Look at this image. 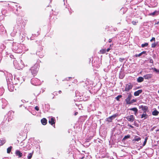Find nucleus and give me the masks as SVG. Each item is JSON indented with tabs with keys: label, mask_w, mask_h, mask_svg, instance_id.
I'll list each match as a JSON object with an SVG mask.
<instances>
[{
	"label": "nucleus",
	"mask_w": 159,
	"mask_h": 159,
	"mask_svg": "<svg viewBox=\"0 0 159 159\" xmlns=\"http://www.w3.org/2000/svg\"><path fill=\"white\" fill-rule=\"evenodd\" d=\"M38 66L37 65L35 64L30 69L32 74L34 76L36 75L39 69Z\"/></svg>",
	"instance_id": "nucleus-1"
},
{
	"label": "nucleus",
	"mask_w": 159,
	"mask_h": 159,
	"mask_svg": "<svg viewBox=\"0 0 159 159\" xmlns=\"http://www.w3.org/2000/svg\"><path fill=\"white\" fill-rule=\"evenodd\" d=\"M133 86V85L130 83H128L126 85L125 89V91L128 92L132 89Z\"/></svg>",
	"instance_id": "nucleus-2"
},
{
	"label": "nucleus",
	"mask_w": 159,
	"mask_h": 159,
	"mask_svg": "<svg viewBox=\"0 0 159 159\" xmlns=\"http://www.w3.org/2000/svg\"><path fill=\"white\" fill-rule=\"evenodd\" d=\"M118 116V114H115L111 116H109L107 118V121L109 122H111L112 120L115 119L116 117Z\"/></svg>",
	"instance_id": "nucleus-3"
},
{
	"label": "nucleus",
	"mask_w": 159,
	"mask_h": 159,
	"mask_svg": "<svg viewBox=\"0 0 159 159\" xmlns=\"http://www.w3.org/2000/svg\"><path fill=\"white\" fill-rule=\"evenodd\" d=\"M55 118L54 117H51L50 120L48 121L49 123L50 124L52 125L55 128Z\"/></svg>",
	"instance_id": "nucleus-4"
},
{
	"label": "nucleus",
	"mask_w": 159,
	"mask_h": 159,
	"mask_svg": "<svg viewBox=\"0 0 159 159\" xmlns=\"http://www.w3.org/2000/svg\"><path fill=\"white\" fill-rule=\"evenodd\" d=\"M126 119L129 121L133 122L134 120V117L133 115H131L127 116Z\"/></svg>",
	"instance_id": "nucleus-5"
},
{
	"label": "nucleus",
	"mask_w": 159,
	"mask_h": 159,
	"mask_svg": "<svg viewBox=\"0 0 159 159\" xmlns=\"http://www.w3.org/2000/svg\"><path fill=\"white\" fill-rule=\"evenodd\" d=\"M131 95L130 94H129L128 95V97L126 99L125 101L127 104H130V99H131Z\"/></svg>",
	"instance_id": "nucleus-6"
},
{
	"label": "nucleus",
	"mask_w": 159,
	"mask_h": 159,
	"mask_svg": "<svg viewBox=\"0 0 159 159\" xmlns=\"http://www.w3.org/2000/svg\"><path fill=\"white\" fill-rule=\"evenodd\" d=\"M152 74H147L143 76V77L145 79L148 80L152 78Z\"/></svg>",
	"instance_id": "nucleus-7"
},
{
	"label": "nucleus",
	"mask_w": 159,
	"mask_h": 159,
	"mask_svg": "<svg viewBox=\"0 0 159 159\" xmlns=\"http://www.w3.org/2000/svg\"><path fill=\"white\" fill-rule=\"evenodd\" d=\"M139 108L142 109V110L143 111H146L148 109V107L147 106H144L143 105H141L139 107Z\"/></svg>",
	"instance_id": "nucleus-8"
},
{
	"label": "nucleus",
	"mask_w": 159,
	"mask_h": 159,
	"mask_svg": "<svg viewBox=\"0 0 159 159\" xmlns=\"http://www.w3.org/2000/svg\"><path fill=\"white\" fill-rule=\"evenodd\" d=\"M15 154L16 156H18L19 157H22L23 155L22 153L18 150H17L16 151Z\"/></svg>",
	"instance_id": "nucleus-9"
},
{
	"label": "nucleus",
	"mask_w": 159,
	"mask_h": 159,
	"mask_svg": "<svg viewBox=\"0 0 159 159\" xmlns=\"http://www.w3.org/2000/svg\"><path fill=\"white\" fill-rule=\"evenodd\" d=\"M41 121L42 124L43 125H46L47 123V120L45 118H43L41 120Z\"/></svg>",
	"instance_id": "nucleus-10"
},
{
	"label": "nucleus",
	"mask_w": 159,
	"mask_h": 159,
	"mask_svg": "<svg viewBox=\"0 0 159 159\" xmlns=\"http://www.w3.org/2000/svg\"><path fill=\"white\" fill-rule=\"evenodd\" d=\"M142 89L136 91H135L134 92V95L135 96H139L140 94L142 93Z\"/></svg>",
	"instance_id": "nucleus-11"
},
{
	"label": "nucleus",
	"mask_w": 159,
	"mask_h": 159,
	"mask_svg": "<svg viewBox=\"0 0 159 159\" xmlns=\"http://www.w3.org/2000/svg\"><path fill=\"white\" fill-rule=\"evenodd\" d=\"M141 139V138L137 136H135L134 138V139L133 140V141H139V140H140Z\"/></svg>",
	"instance_id": "nucleus-12"
},
{
	"label": "nucleus",
	"mask_w": 159,
	"mask_h": 159,
	"mask_svg": "<svg viewBox=\"0 0 159 159\" xmlns=\"http://www.w3.org/2000/svg\"><path fill=\"white\" fill-rule=\"evenodd\" d=\"M34 154V151H33L29 153L27 156V159H31L32 157V156Z\"/></svg>",
	"instance_id": "nucleus-13"
},
{
	"label": "nucleus",
	"mask_w": 159,
	"mask_h": 159,
	"mask_svg": "<svg viewBox=\"0 0 159 159\" xmlns=\"http://www.w3.org/2000/svg\"><path fill=\"white\" fill-rule=\"evenodd\" d=\"M148 115L146 114L145 111H143V113L142 115L141 118H143V117H144V119L147 118V117L148 116Z\"/></svg>",
	"instance_id": "nucleus-14"
},
{
	"label": "nucleus",
	"mask_w": 159,
	"mask_h": 159,
	"mask_svg": "<svg viewBox=\"0 0 159 159\" xmlns=\"http://www.w3.org/2000/svg\"><path fill=\"white\" fill-rule=\"evenodd\" d=\"M144 77H139L137 80V81L138 82H141L143 81Z\"/></svg>",
	"instance_id": "nucleus-15"
},
{
	"label": "nucleus",
	"mask_w": 159,
	"mask_h": 159,
	"mask_svg": "<svg viewBox=\"0 0 159 159\" xmlns=\"http://www.w3.org/2000/svg\"><path fill=\"white\" fill-rule=\"evenodd\" d=\"M159 112L156 110H155L152 112V115L153 116H157L158 115Z\"/></svg>",
	"instance_id": "nucleus-16"
},
{
	"label": "nucleus",
	"mask_w": 159,
	"mask_h": 159,
	"mask_svg": "<svg viewBox=\"0 0 159 159\" xmlns=\"http://www.w3.org/2000/svg\"><path fill=\"white\" fill-rule=\"evenodd\" d=\"M106 49L105 48L102 49L100 51V52L101 54H104L106 53Z\"/></svg>",
	"instance_id": "nucleus-17"
},
{
	"label": "nucleus",
	"mask_w": 159,
	"mask_h": 159,
	"mask_svg": "<svg viewBox=\"0 0 159 159\" xmlns=\"http://www.w3.org/2000/svg\"><path fill=\"white\" fill-rule=\"evenodd\" d=\"M130 135H127L125 136L123 139L122 141L125 140L126 139L129 138H130Z\"/></svg>",
	"instance_id": "nucleus-18"
},
{
	"label": "nucleus",
	"mask_w": 159,
	"mask_h": 159,
	"mask_svg": "<svg viewBox=\"0 0 159 159\" xmlns=\"http://www.w3.org/2000/svg\"><path fill=\"white\" fill-rule=\"evenodd\" d=\"M12 149V147L10 146L7 149V152L8 153H10L11 152Z\"/></svg>",
	"instance_id": "nucleus-19"
},
{
	"label": "nucleus",
	"mask_w": 159,
	"mask_h": 159,
	"mask_svg": "<svg viewBox=\"0 0 159 159\" xmlns=\"http://www.w3.org/2000/svg\"><path fill=\"white\" fill-rule=\"evenodd\" d=\"M129 110H131V111H134V112H138V111L136 107H134V108H130L129 109Z\"/></svg>",
	"instance_id": "nucleus-20"
},
{
	"label": "nucleus",
	"mask_w": 159,
	"mask_h": 159,
	"mask_svg": "<svg viewBox=\"0 0 159 159\" xmlns=\"http://www.w3.org/2000/svg\"><path fill=\"white\" fill-rule=\"evenodd\" d=\"M148 45V43H145L144 44H142V45H141V47L142 48H144L145 47H147V46Z\"/></svg>",
	"instance_id": "nucleus-21"
},
{
	"label": "nucleus",
	"mask_w": 159,
	"mask_h": 159,
	"mask_svg": "<svg viewBox=\"0 0 159 159\" xmlns=\"http://www.w3.org/2000/svg\"><path fill=\"white\" fill-rule=\"evenodd\" d=\"M147 139H148V138L147 137L145 138V139L143 143V146H144L146 145L147 142Z\"/></svg>",
	"instance_id": "nucleus-22"
},
{
	"label": "nucleus",
	"mask_w": 159,
	"mask_h": 159,
	"mask_svg": "<svg viewBox=\"0 0 159 159\" xmlns=\"http://www.w3.org/2000/svg\"><path fill=\"white\" fill-rule=\"evenodd\" d=\"M122 97V95H119L116 98V99L117 101H119V99Z\"/></svg>",
	"instance_id": "nucleus-23"
},
{
	"label": "nucleus",
	"mask_w": 159,
	"mask_h": 159,
	"mask_svg": "<svg viewBox=\"0 0 159 159\" xmlns=\"http://www.w3.org/2000/svg\"><path fill=\"white\" fill-rule=\"evenodd\" d=\"M157 44L156 43H152L151 45V47L152 48H155L157 45Z\"/></svg>",
	"instance_id": "nucleus-24"
},
{
	"label": "nucleus",
	"mask_w": 159,
	"mask_h": 159,
	"mask_svg": "<svg viewBox=\"0 0 159 159\" xmlns=\"http://www.w3.org/2000/svg\"><path fill=\"white\" fill-rule=\"evenodd\" d=\"M136 101V100L135 99H133L130 102V104H132L134 102H135Z\"/></svg>",
	"instance_id": "nucleus-25"
},
{
	"label": "nucleus",
	"mask_w": 159,
	"mask_h": 159,
	"mask_svg": "<svg viewBox=\"0 0 159 159\" xmlns=\"http://www.w3.org/2000/svg\"><path fill=\"white\" fill-rule=\"evenodd\" d=\"M138 22V21L136 22L134 21H133L132 22V23L134 25H136L137 24V23Z\"/></svg>",
	"instance_id": "nucleus-26"
},
{
	"label": "nucleus",
	"mask_w": 159,
	"mask_h": 159,
	"mask_svg": "<svg viewBox=\"0 0 159 159\" xmlns=\"http://www.w3.org/2000/svg\"><path fill=\"white\" fill-rule=\"evenodd\" d=\"M125 60V59L122 58H120L119 59V61L121 62H122Z\"/></svg>",
	"instance_id": "nucleus-27"
},
{
	"label": "nucleus",
	"mask_w": 159,
	"mask_h": 159,
	"mask_svg": "<svg viewBox=\"0 0 159 159\" xmlns=\"http://www.w3.org/2000/svg\"><path fill=\"white\" fill-rule=\"evenodd\" d=\"M157 12V11H154V12H153V13H151V14H150V15H152V16H154V15H155V13H156V12Z\"/></svg>",
	"instance_id": "nucleus-28"
},
{
	"label": "nucleus",
	"mask_w": 159,
	"mask_h": 159,
	"mask_svg": "<svg viewBox=\"0 0 159 159\" xmlns=\"http://www.w3.org/2000/svg\"><path fill=\"white\" fill-rule=\"evenodd\" d=\"M35 110H36V111H38L39 110V107L37 106H36L35 107Z\"/></svg>",
	"instance_id": "nucleus-29"
},
{
	"label": "nucleus",
	"mask_w": 159,
	"mask_h": 159,
	"mask_svg": "<svg viewBox=\"0 0 159 159\" xmlns=\"http://www.w3.org/2000/svg\"><path fill=\"white\" fill-rule=\"evenodd\" d=\"M153 41H155V39L154 37H152V39L150 40L151 42H152Z\"/></svg>",
	"instance_id": "nucleus-30"
},
{
	"label": "nucleus",
	"mask_w": 159,
	"mask_h": 159,
	"mask_svg": "<svg viewBox=\"0 0 159 159\" xmlns=\"http://www.w3.org/2000/svg\"><path fill=\"white\" fill-rule=\"evenodd\" d=\"M149 62L150 63H153V60L152 59H150V58L149 59Z\"/></svg>",
	"instance_id": "nucleus-31"
},
{
	"label": "nucleus",
	"mask_w": 159,
	"mask_h": 159,
	"mask_svg": "<svg viewBox=\"0 0 159 159\" xmlns=\"http://www.w3.org/2000/svg\"><path fill=\"white\" fill-rule=\"evenodd\" d=\"M142 55L141 54V53H139V54H136L135 55V56L136 57H140V56H141Z\"/></svg>",
	"instance_id": "nucleus-32"
},
{
	"label": "nucleus",
	"mask_w": 159,
	"mask_h": 159,
	"mask_svg": "<svg viewBox=\"0 0 159 159\" xmlns=\"http://www.w3.org/2000/svg\"><path fill=\"white\" fill-rule=\"evenodd\" d=\"M146 51H143V52H142L140 53L141 55H142L143 54H145L146 53Z\"/></svg>",
	"instance_id": "nucleus-33"
},
{
	"label": "nucleus",
	"mask_w": 159,
	"mask_h": 159,
	"mask_svg": "<svg viewBox=\"0 0 159 159\" xmlns=\"http://www.w3.org/2000/svg\"><path fill=\"white\" fill-rule=\"evenodd\" d=\"M154 70L155 71H156V72H158V70H157V69L156 68H154Z\"/></svg>",
	"instance_id": "nucleus-34"
},
{
	"label": "nucleus",
	"mask_w": 159,
	"mask_h": 159,
	"mask_svg": "<svg viewBox=\"0 0 159 159\" xmlns=\"http://www.w3.org/2000/svg\"><path fill=\"white\" fill-rule=\"evenodd\" d=\"M128 125L129 126V127H131V128H134V127H133L132 125H129H129Z\"/></svg>",
	"instance_id": "nucleus-35"
},
{
	"label": "nucleus",
	"mask_w": 159,
	"mask_h": 159,
	"mask_svg": "<svg viewBox=\"0 0 159 159\" xmlns=\"http://www.w3.org/2000/svg\"><path fill=\"white\" fill-rule=\"evenodd\" d=\"M112 40L111 39H109L108 40V42L109 43H111L112 42Z\"/></svg>",
	"instance_id": "nucleus-36"
},
{
	"label": "nucleus",
	"mask_w": 159,
	"mask_h": 159,
	"mask_svg": "<svg viewBox=\"0 0 159 159\" xmlns=\"http://www.w3.org/2000/svg\"><path fill=\"white\" fill-rule=\"evenodd\" d=\"M110 48H108L107 49V50H106V51L107 52H108L110 51Z\"/></svg>",
	"instance_id": "nucleus-37"
},
{
	"label": "nucleus",
	"mask_w": 159,
	"mask_h": 159,
	"mask_svg": "<svg viewBox=\"0 0 159 159\" xmlns=\"http://www.w3.org/2000/svg\"><path fill=\"white\" fill-rule=\"evenodd\" d=\"M78 114V112H75V114H74V115H75V116H76V115H77V114Z\"/></svg>",
	"instance_id": "nucleus-38"
},
{
	"label": "nucleus",
	"mask_w": 159,
	"mask_h": 159,
	"mask_svg": "<svg viewBox=\"0 0 159 159\" xmlns=\"http://www.w3.org/2000/svg\"><path fill=\"white\" fill-rule=\"evenodd\" d=\"M58 93H59L60 94L61 93V90H60L58 91Z\"/></svg>",
	"instance_id": "nucleus-39"
},
{
	"label": "nucleus",
	"mask_w": 159,
	"mask_h": 159,
	"mask_svg": "<svg viewBox=\"0 0 159 159\" xmlns=\"http://www.w3.org/2000/svg\"><path fill=\"white\" fill-rule=\"evenodd\" d=\"M135 112V113H134V114H135L136 116V115H137V112Z\"/></svg>",
	"instance_id": "nucleus-40"
},
{
	"label": "nucleus",
	"mask_w": 159,
	"mask_h": 159,
	"mask_svg": "<svg viewBox=\"0 0 159 159\" xmlns=\"http://www.w3.org/2000/svg\"><path fill=\"white\" fill-rule=\"evenodd\" d=\"M159 130V129H158V130H156V131H158Z\"/></svg>",
	"instance_id": "nucleus-41"
},
{
	"label": "nucleus",
	"mask_w": 159,
	"mask_h": 159,
	"mask_svg": "<svg viewBox=\"0 0 159 159\" xmlns=\"http://www.w3.org/2000/svg\"><path fill=\"white\" fill-rule=\"evenodd\" d=\"M72 77H69V78H71Z\"/></svg>",
	"instance_id": "nucleus-42"
},
{
	"label": "nucleus",
	"mask_w": 159,
	"mask_h": 159,
	"mask_svg": "<svg viewBox=\"0 0 159 159\" xmlns=\"http://www.w3.org/2000/svg\"><path fill=\"white\" fill-rule=\"evenodd\" d=\"M158 93H159V90L158 91Z\"/></svg>",
	"instance_id": "nucleus-43"
},
{
	"label": "nucleus",
	"mask_w": 159,
	"mask_h": 159,
	"mask_svg": "<svg viewBox=\"0 0 159 159\" xmlns=\"http://www.w3.org/2000/svg\"><path fill=\"white\" fill-rule=\"evenodd\" d=\"M22 106V105H21L20 106V107H21V106Z\"/></svg>",
	"instance_id": "nucleus-44"
},
{
	"label": "nucleus",
	"mask_w": 159,
	"mask_h": 159,
	"mask_svg": "<svg viewBox=\"0 0 159 159\" xmlns=\"http://www.w3.org/2000/svg\"><path fill=\"white\" fill-rule=\"evenodd\" d=\"M158 72L159 73V70H158Z\"/></svg>",
	"instance_id": "nucleus-45"
}]
</instances>
